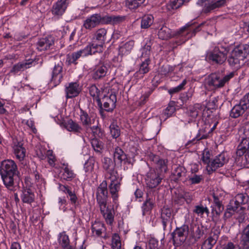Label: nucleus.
Instances as JSON below:
<instances>
[{
	"label": "nucleus",
	"instance_id": "38",
	"mask_svg": "<svg viewBox=\"0 0 249 249\" xmlns=\"http://www.w3.org/2000/svg\"><path fill=\"white\" fill-rule=\"evenodd\" d=\"M203 107L201 104H196L193 106L189 107L186 112L188 116L195 119L197 117L199 113L202 111Z\"/></svg>",
	"mask_w": 249,
	"mask_h": 249
},
{
	"label": "nucleus",
	"instance_id": "10",
	"mask_svg": "<svg viewBox=\"0 0 249 249\" xmlns=\"http://www.w3.org/2000/svg\"><path fill=\"white\" fill-rule=\"evenodd\" d=\"M100 23L103 24V17L100 14H95L88 17L84 21L83 27L87 30L91 31Z\"/></svg>",
	"mask_w": 249,
	"mask_h": 249
},
{
	"label": "nucleus",
	"instance_id": "53",
	"mask_svg": "<svg viewBox=\"0 0 249 249\" xmlns=\"http://www.w3.org/2000/svg\"><path fill=\"white\" fill-rule=\"evenodd\" d=\"M235 204L240 205L245 204L249 201V196L246 194H238L235 197Z\"/></svg>",
	"mask_w": 249,
	"mask_h": 249
},
{
	"label": "nucleus",
	"instance_id": "48",
	"mask_svg": "<svg viewBox=\"0 0 249 249\" xmlns=\"http://www.w3.org/2000/svg\"><path fill=\"white\" fill-rule=\"evenodd\" d=\"M193 237L196 241H197L204 234V231L202 227L195 225L193 227Z\"/></svg>",
	"mask_w": 249,
	"mask_h": 249
},
{
	"label": "nucleus",
	"instance_id": "59",
	"mask_svg": "<svg viewBox=\"0 0 249 249\" xmlns=\"http://www.w3.org/2000/svg\"><path fill=\"white\" fill-rule=\"evenodd\" d=\"M110 133L111 136L114 138H117L120 135V130L119 127L114 123H112L109 126Z\"/></svg>",
	"mask_w": 249,
	"mask_h": 249
},
{
	"label": "nucleus",
	"instance_id": "3",
	"mask_svg": "<svg viewBox=\"0 0 249 249\" xmlns=\"http://www.w3.org/2000/svg\"><path fill=\"white\" fill-rule=\"evenodd\" d=\"M249 57V45L243 44L236 47L228 58L229 65L234 68L240 67L241 61Z\"/></svg>",
	"mask_w": 249,
	"mask_h": 249
},
{
	"label": "nucleus",
	"instance_id": "18",
	"mask_svg": "<svg viewBox=\"0 0 249 249\" xmlns=\"http://www.w3.org/2000/svg\"><path fill=\"white\" fill-rule=\"evenodd\" d=\"M117 101L115 94H111L109 96H104L101 100L102 107L107 112H112L116 107Z\"/></svg>",
	"mask_w": 249,
	"mask_h": 249
},
{
	"label": "nucleus",
	"instance_id": "64",
	"mask_svg": "<svg viewBox=\"0 0 249 249\" xmlns=\"http://www.w3.org/2000/svg\"><path fill=\"white\" fill-rule=\"evenodd\" d=\"M239 249H249V238L240 237Z\"/></svg>",
	"mask_w": 249,
	"mask_h": 249
},
{
	"label": "nucleus",
	"instance_id": "58",
	"mask_svg": "<svg viewBox=\"0 0 249 249\" xmlns=\"http://www.w3.org/2000/svg\"><path fill=\"white\" fill-rule=\"evenodd\" d=\"M112 249H121V243L120 238L118 234L114 233L112 237Z\"/></svg>",
	"mask_w": 249,
	"mask_h": 249
},
{
	"label": "nucleus",
	"instance_id": "28",
	"mask_svg": "<svg viewBox=\"0 0 249 249\" xmlns=\"http://www.w3.org/2000/svg\"><path fill=\"white\" fill-rule=\"evenodd\" d=\"M172 210L167 207H163L160 210V219L163 226V230H165L167 225L171 223L172 219L171 218Z\"/></svg>",
	"mask_w": 249,
	"mask_h": 249
},
{
	"label": "nucleus",
	"instance_id": "21",
	"mask_svg": "<svg viewBox=\"0 0 249 249\" xmlns=\"http://www.w3.org/2000/svg\"><path fill=\"white\" fill-rule=\"evenodd\" d=\"M201 2H207L206 3L204 7V11L205 13H209L225 5L226 0H218L215 1V0H200Z\"/></svg>",
	"mask_w": 249,
	"mask_h": 249
},
{
	"label": "nucleus",
	"instance_id": "47",
	"mask_svg": "<svg viewBox=\"0 0 249 249\" xmlns=\"http://www.w3.org/2000/svg\"><path fill=\"white\" fill-rule=\"evenodd\" d=\"M158 36L160 39L166 40L171 36V30L166 26H163L159 31Z\"/></svg>",
	"mask_w": 249,
	"mask_h": 249
},
{
	"label": "nucleus",
	"instance_id": "26",
	"mask_svg": "<svg viewBox=\"0 0 249 249\" xmlns=\"http://www.w3.org/2000/svg\"><path fill=\"white\" fill-rule=\"evenodd\" d=\"M126 18L125 16L106 15L103 16V24L117 25L124 22Z\"/></svg>",
	"mask_w": 249,
	"mask_h": 249
},
{
	"label": "nucleus",
	"instance_id": "8",
	"mask_svg": "<svg viewBox=\"0 0 249 249\" xmlns=\"http://www.w3.org/2000/svg\"><path fill=\"white\" fill-rule=\"evenodd\" d=\"M228 161V159L225 153H221L216 156L212 160L210 165L207 166V170L209 174H212L217 168L222 167Z\"/></svg>",
	"mask_w": 249,
	"mask_h": 249
},
{
	"label": "nucleus",
	"instance_id": "42",
	"mask_svg": "<svg viewBox=\"0 0 249 249\" xmlns=\"http://www.w3.org/2000/svg\"><path fill=\"white\" fill-rule=\"evenodd\" d=\"M154 17L152 15H146L143 16L141 20V27L142 29H147L153 24Z\"/></svg>",
	"mask_w": 249,
	"mask_h": 249
},
{
	"label": "nucleus",
	"instance_id": "52",
	"mask_svg": "<svg viewBox=\"0 0 249 249\" xmlns=\"http://www.w3.org/2000/svg\"><path fill=\"white\" fill-rule=\"evenodd\" d=\"M90 143L95 151L99 153L102 152L104 144L101 141L97 138H93L91 140Z\"/></svg>",
	"mask_w": 249,
	"mask_h": 249
},
{
	"label": "nucleus",
	"instance_id": "30",
	"mask_svg": "<svg viewBox=\"0 0 249 249\" xmlns=\"http://www.w3.org/2000/svg\"><path fill=\"white\" fill-rule=\"evenodd\" d=\"M150 62L151 60L149 58L142 60L140 66L139 70L134 74L135 77L138 79L143 78V75L148 73L150 71L149 65Z\"/></svg>",
	"mask_w": 249,
	"mask_h": 249
},
{
	"label": "nucleus",
	"instance_id": "29",
	"mask_svg": "<svg viewBox=\"0 0 249 249\" xmlns=\"http://www.w3.org/2000/svg\"><path fill=\"white\" fill-rule=\"evenodd\" d=\"M54 44V38L51 36L40 39L36 43V48L39 51L47 50Z\"/></svg>",
	"mask_w": 249,
	"mask_h": 249
},
{
	"label": "nucleus",
	"instance_id": "45",
	"mask_svg": "<svg viewBox=\"0 0 249 249\" xmlns=\"http://www.w3.org/2000/svg\"><path fill=\"white\" fill-rule=\"evenodd\" d=\"M89 92L90 95L92 96L93 98H95L98 106L100 107H102V103L101 100L99 98L100 94V91L97 88V87L95 85H91L89 89Z\"/></svg>",
	"mask_w": 249,
	"mask_h": 249
},
{
	"label": "nucleus",
	"instance_id": "55",
	"mask_svg": "<svg viewBox=\"0 0 249 249\" xmlns=\"http://www.w3.org/2000/svg\"><path fill=\"white\" fill-rule=\"evenodd\" d=\"M204 178L202 175L194 174L193 172L189 176V181L192 184H196L200 183L203 180Z\"/></svg>",
	"mask_w": 249,
	"mask_h": 249
},
{
	"label": "nucleus",
	"instance_id": "37",
	"mask_svg": "<svg viewBox=\"0 0 249 249\" xmlns=\"http://www.w3.org/2000/svg\"><path fill=\"white\" fill-rule=\"evenodd\" d=\"M107 71V68L104 65L97 66L92 75L93 79H100L105 76Z\"/></svg>",
	"mask_w": 249,
	"mask_h": 249
},
{
	"label": "nucleus",
	"instance_id": "49",
	"mask_svg": "<svg viewBox=\"0 0 249 249\" xmlns=\"http://www.w3.org/2000/svg\"><path fill=\"white\" fill-rule=\"evenodd\" d=\"M145 0H126L125 5L129 9H136L140 6Z\"/></svg>",
	"mask_w": 249,
	"mask_h": 249
},
{
	"label": "nucleus",
	"instance_id": "35",
	"mask_svg": "<svg viewBox=\"0 0 249 249\" xmlns=\"http://www.w3.org/2000/svg\"><path fill=\"white\" fill-rule=\"evenodd\" d=\"M154 206L153 199L147 195L145 200L142 204V215L149 214Z\"/></svg>",
	"mask_w": 249,
	"mask_h": 249
},
{
	"label": "nucleus",
	"instance_id": "60",
	"mask_svg": "<svg viewBox=\"0 0 249 249\" xmlns=\"http://www.w3.org/2000/svg\"><path fill=\"white\" fill-rule=\"evenodd\" d=\"M193 212L200 216L203 215L204 213H206L207 215H208L209 213V211L207 207H204L202 205L196 206Z\"/></svg>",
	"mask_w": 249,
	"mask_h": 249
},
{
	"label": "nucleus",
	"instance_id": "19",
	"mask_svg": "<svg viewBox=\"0 0 249 249\" xmlns=\"http://www.w3.org/2000/svg\"><path fill=\"white\" fill-rule=\"evenodd\" d=\"M80 121L82 126L88 129L94 123L95 117L93 114H89L86 111L80 109Z\"/></svg>",
	"mask_w": 249,
	"mask_h": 249
},
{
	"label": "nucleus",
	"instance_id": "46",
	"mask_svg": "<svg viewBox=\"0 0 249 249\" xmlns=\"http://www.w3.org/2000/svg\"><path fill=\"white\" fill-rule=\"evenodd\" d=\"M107 35V29L105 28H101L95 32L94 37L96 40L104 43L106 40Z\"/></svg>",
	"mask_w": 249,
	"mask_h": 249
},
{
	"label": "nucleus",
	"instance_id": "54",
	"mask_svg": "<svg viewBox=\"0 0 249 249\" xmlns=\"http://www.w3.org/2000/svg\"><path fill=\"white\" fill-rule=\"evenodd\" d=\"M176 102L174 101H171L168 107L164 110L163 113L166 115L167 117L171 116L176 111L175 107Z\"/></svg>",
	"mask_w": 249,
	"mask_h": 249
},
{
	"label": "nucleus",
	"instance_id": "2",
	"mask_svg": "<svg viewBox=\"0 0 249 249\" xmlns=\"http://www.w3.org/2000/svg\"><path fill=\"white\" fill-rule=\"evenodd\" d=\"M235 75V72H231L221 76L219 73H212L205 78L204 88L210 91H214L223 88Z\"/></svg>",
	"mask_w": 249,
	"mask_h": 249
},
{
	"label": "nucleus",
	"instance_id": "14",
	"mask_svg": "<svg viewBox=\"0 0 249 249\" xmlns=\"http://www.w3.org/2000/svg\"><path fill=\"white\" fill-rule=\"evenodd\" d=\"M107 183L106 180H104L97 189L96 197L98 204L107 202Z\"/></svg>",
	"mask_w": 249,
	"mask_h": 249
},
{
	"label": "nucleus",
	"instance_id": "11",
	"mask_svg": "<svg viewBox=\"0 0 249 249\" xmlns=\"http://www.w3.org/2000/svg\"><path fill=\"white\" fill-rule=\"evenodd\" d=\"M107 179L110 180L108 185L109 191L111 194L113 202L115 203L118 200L119 194L118 192L120 189V180L119 176L113 177H107Z\"/></svg>",
	"mask_w": 249,
	"mask_h": 249
},
{
	"label": "nucleus",
	"instance_id": "61",
	"mask_svg": "<svg viewBox=\"0 0 249 249\" xmlns=\"http://www.w3.org/2000/svg\"><path fill=\"white\" fill-rule=\"evenodd\" d=\"M188 1L189 0H174L170 2L168 6L172 9H177Z\"/></svg>",
	"mask_w": 249,
	"mask_h": 249
},
{
	"label": "nucleus",
	"instance_id": "4",
	"mask_svg": "<svg viewBox=\"0 0 249 249\" xmlns=\"http://www.w3.org/2000/svg\"><path fill=\"white\" fill-rule=\"evenodd\" d=\"M227 59V51L222 47H215L206 53V59L213 64L222 65Z\"/></svg>",
	"mask_w": 249,
	"mask_h": 249
},
{
	"label": "nucleus",
	"instance_id": "13",
	"mask_svg": "<svg viewBox=\"0 0 249 249\" xmlns=\"http://www.w3.org/2000/svg\"><path fill=\"white\" fill-rule=\"evenodd\" d=\"M101 213L104 217L106 222L111 225L114 221V210L113 207H109L107 206V202H103L98 204Z\"/></svg>",
	"mask_w": 249,
	"mask_h": 249
},
{
	"label": "nucleus",
	"instance_id": "12",
	"mask_svg": "<svg viewBox=\"0 0 249 249\" xmlns=\"http://www.w3.org/2000/svg\"><path fill=\"white\" fill-rule=\"evenodd\" d=\"M101 213L104 217L106 222L111 225L114 221V210L113 207H109L107 206V202H103L98 204Z\"/></svg>",
	"mask_w": 249,
	"mask_h": 249
},
{
	"label": "nucleus",
	"instance_id": "41",
	"mask_svg": "<svg viewBox=\"0 0 249 249\" xmlns=\"http://www.w3.org/2000/svg\"><path fill=\"white\" fill-rule=\"evenodd\" d=\"M91 230L93 234L95 233L96 235L99 236L106 231V229L104 224L100 221H95L92 225Z\"/></svg>",
	"mask_w": 249,
	"mask_h": 249
},
{
	"label": "nucleus",
	"instance_id": "57",
	"mask_svg": "<svg viewBox=\"0 0 249 249\" xmlns=\"http://www.w3.org/2000/svg\"><path fill=\"white\" fill-rule=\"evenodd\" d=\"M151 51V43H146L145 45L142 49L141 58L147 59L149 58Z\"/></svg>",
	"mask_w": 249,
	"mask_h": 249
},
{
	"label": "nucleus",
	"instance_id": "17",
	"mask_svg": "<svg viewBox=\"0 0 249 249\" xmlns=\"http://www.w3.org/2000/svg\"><path fill=\"white\" fill-rule=\"evenodd\" d=\"M63 64L61 62L55 64L53 68L51 83L54 86L59 85L63 78Z\"/></svg>",
	"mask_w": 249,
	"mask_h": 249
},
{
	"label": "nucleus",
	"instance_id": "16",
	"mask_svg": "<svg viewBox=\"0 0 249 249\" xmlns=\"http://www.w3.org/2000/svg\"><path fill=\"white\" fill-rule=\"evenodd\" d=\"M116 164L110 158L105 157L103 161V168L107 172V177H113L119 176L115 170Z\"/></svg>",
	"mask_w": 249,
	"mask_h": 249
},
{
	"label": "nucleus",
	"instance_id": "34",
	"mask_svg": "<svg viewBox=\"0 0 249 249\" xmlns=\"http://www.w3.org/2000/svg\"><path fill=\"white\" fill-rule=\"evenodd\" d=\"M21 198L23 203L30 204L35 200V195L30 189H24L22 190Z\"/></svg>",
	"mask_w": 249,
	"mask_h": 249
},
{
	"label": "nucleus",
	"instance_id": "32",
	"mask_svg": "<svg viewBox=\"0 0 249 249\" xmlns=\"http://www.w3.org/2000/svg\"><path fill=\"white\" fill-rule=\"evenodd\" d=\"M134 46V41L129 40L128 42L120 46L119 48V55L122 57L123 55H128L132 50Z\"/></svg>",
	"mask_w": 249,
	"mask_h": 249
},
{
	"label": "nucleus",
	"instance_id": "24",
	"mask_svg": "<svg viewBox=\"0 0 249 249\" xmlns=\"http://www.w3.org/2000/svg\"><path fill=\"white\" fill-rule=\"evenodd\" d=\"M81 91L79 85L77 82H71L65 87L66 97L67 99L72 98L78 96Z\"/></svg>",
	"mask_w": 249,
	"mask_h": 249
},
{
	"label": "nucleus",
	"instance_id": "9",
	"mask_svg": "<svg viewBox=\"0 0 249 249\" xmlns=\"http://www.w3.org/2000/svg\"><path fill=\"white\" fill-rule=\"evenodd\" d=\"M149 158L150 160L155 164L156 171L163 175L168 171V160L167 159L161 158L152 153L149 155Z\"/></svg>",
	"mask_w": 249,
	"mask_h": 249
},
{
	"label": "nucleus",
	"instance_id": "20",
	"mask_svg": "<svg viewBox=\"0 0 249 249\" xmlns=\"http://www.w3.org/2000/svg\"><path fill=\"white\" fill-rule=\"evenodd\" d=\"M194 23H187L184 27H182L178 31L176 34L178 35L184 36L186 35L188 36L187 39L195 36L196 34L200 31L199 28L201 24L198 25L194 29H192L191 26Z\"/></svg>",
	"mask_w": 249,
	"mask_h": 249
},
{
	"label": "nucleus",
	"instance_id": "5",
	"mask_svg": "<svg viewBox=\"0 0 249 249\" xmlns=\"http://www.w3.org/2000/svg\"><path fill=\"white\" fill-rule=\"evenodd\" d=\"M249 108V92L240 100L231 109L230 116L232 118H237L242 116Z\"/></svg>",
	"mask_w": 249,
	"mask_h": 249
},
{
	"label": "nucleus",
	"instance_id": "36",
	"mask_svg": "<svg viewBox=\"0 0 249 249\" xmlns=\"http://www.w3.org/2000/svg\"><path fill=\"white\" fill-rule=\"evenodd\" d=\"M239 206L237 204H235L234 200H231L228 205L226 210L224 213V218L226 219L230 218L235 212H237V209Z\"/></svg>",
	"mask_w": 249,
	"mask_h": 249
},
{
	"label": "nucleus",
	"instance_id": "39",
	"mask_svg": "<svg viewBox=\"0 0 249 249\" xmlns=\"http://www.w3.org/2000/svg\"><path fill=\"white\" fill-rule=\"evenodd\" d=\"M60 189L65 193L68 195V197L70 198L72 204L75 205L77 201V197L74 191H72L70 187L68 186L61 185Z\"/></svg>",
	"mask_w": 249,
	"mask_h": 249
},
{
	"label": "nucleus",
	"instance_id": "50",
	"mask_svg": "<svg viewBox=\"0 0 249 249\" xmlns=\"http://www.w3.org/2000/svg\"><path fill=\"white\" fill-rule=\"evenodd\" d=\"M66 166L64 168V172L62 174V178L66 180H71L72 179L74 178L76 175L73 173V171L69 169L68 167V164L65 165Z\"/></svg>",
	"mask_w": 249,
	"mask_h": 249
},
{
	"label": "nucleus",
	"instance_id": "43",
	"mask_svg": "<svg viewBox=\"0 0 249 249\" xmlns=\"http://www.w3.org/2000/svg\"><path fill=\"white\" fill-rule=\"evenodd\" d=\"M13 148L17 158L20 161L22 160L25 157V149L19 143L15 145Z\"/></svg>",
	"mask_w": 249,
	"mask_h": 249
},
{
	"label": "nucleus",
	"instance_id": "1",
	"mask_svg": "<svg viewBox=\"0 0 249 249\" xmlns=\"http://www.w3.org/2000/svg\"><path fill=\"white\" fill-rule=\"evenodd\" d=\"M19 174L16 162L11 160L1 161L0 165V174L3 183L10 191L15 190V178Z\"/></svg>",
	"mask_w": 249,
	"mask_h": 249
},
{
	"label": "nucleus",
	"instance_id": "6",
	"mask_svg": "<svg viewBox=\"0 0 249 249\" xmlns=\"http://www.w3.org/2000/svg\"><path fill=\"white\" fill-rule=\"evenodd\" d=\"M189 230V227L187 225L177 228L171 234L174 244L177 246L182 244L187 238Z\"/></svg>",
	"mask_w": 249,
	"mask_h": 249
},
{
	"label": "nucleus",
	"instance_id": "7",
	"mask_svg": "<svg viewBox=\"0 0 249 249\" xmlns=\"http://www.w3.org/2000/svg\"><path fill=\"white\" fill-rule=\"evenodd\" d=\"M164 176L154 169H150L145 176L146 184L149 188H154L158 186L163 179Z\"/></svg>",
	"mask_w": 249,
	"mask_h": 249
},
{
	"label": "nucleus",
	"instance_id": "44",
	"mask_svg": "<svg viewBox=\"0 0 249 249\" xmlns=\"http://www.w3.org/2000/svg\"><path fill=\"white\" fill-rule=\"evenodd\" d=\"M32 62L18 63L15 65L10 71L11 73L16 74L20 71H23L30 67Z\"/></svg>",
	"mask_w": 249,
	"mask_h": 249
},
{
	"label": "nucleus",
	"instance_id": "27",
	"mask_svg": "<svg viewBox=\"0 0 249 249\" xmlns=\"http://www.w3.org/2000/svg\"><path fill=\"white\" fill-rule=\"evenodd\" d=\"M248 152H249V142L247 138H243L236 151V155L239 157L244 156L247 162L249 163V160L246 158ZM242 159L243 157L242 158Z\"/></svg>",
	"mask_w": 249,
	"mask_h": 249
},
{
	"label": "nucleus",
	"instance_id": "62",
	"mask_svg": "<svg viewBox=\"0 0 249 249\" xmlns=\"http://www.w3.org/2000/svg\"><path fill=\"white\" fill-rule=\"evenodd\" d=\"M211 154L209 150L205 149L202 153L201 160L204 164L207 166L210 165L212 160H211Z\"/></svg>",
	"mask_w": 249,
	"mask_h": 249
},
{
	"label": "nucleus",
	"instance_id": "33",
	"mask_svg": "<svg viewBox=\"0 0 249 249\" xmlns=\"http://www.w3.org/2000/svg\"><path fill=\"white\" fill-rule=\"evenodd\" d=\"M58 241L63 249H72L70 245L69 236L66 234L65 231L59 234Z\"/></svg>",
	"mask_w": 249,
	"mask_h": 249
},
{
	"label": "nucleus",
	"instance_id": "40",
	"mask_svg": "<svg viewBox=\"0 0 249 249\" xmlns=\"http://www.w3.org/2000/svg\"><path fill=\"white\" fill-rule=\"evenodd\" d=\"M218 239V235L214 234L210 236L202 244L201 249H212Z\"/></svg>",
	"mask_w": 249,
	"mask_h": 249
},
{
	"label": "nucleus",
	"instance_id": "31",
	"mask_svg": "<svg viewBox=\"0 0 249 249\" xmlns=\"http://www.w3.org/2000/svg\"><path fill=\"white\" fill-rule=\"evenodd\" d=\"M114 161L115 162L118 161L120 163L124 162V164H130V159L127 158L126 155L124 153L122 149L117 147L114 152Z\"/></svg>",
	"mask_w": 249,
	"mask_h": 249
},
{
	"label": "nucleus",
	"instance_id": "23",
	"mask_svg": "<svg viewBox=\"0 0 249 249\" xmlns=\"http://www.w3.org/2000/svg\"><path fill=\"white\" fill-rule=\"evenodd\" d=\"M186 169L182 166L178 165L173 167L172 171V177L175 182L182 180L186 177Z\"/></svg>",
	"mask_w": 249,
	"mask_h": 249
},
{
	"label": "nucleus",
	"instance_id": "63",
	"mask_svg": "<svg viewBox=\"0 0 249 249\" xmlns=\"http://www.w3.org/2000/svg\"><path fill=\"white\" fill-rule=\"evenodd\" d=\"M187 83V81L184 79L182 81V83L178 86L170 89L168 90V93L172 95L175 93L178 92L184 89L185 85Z\"/></svg>",
	"mask_w": 249,
	"mask_h": 249
},
{
	"label": "nucleus",
	"instance_id": "56",
	"mask_svg": "<svg viewBox=\"0 0 249 249\" xmlns=\"http://www.w3.org/2000/svg\"><path fill=\"white\" fill-rule=\"evenodd\" d=\"M88 48L90 50L89 54H94L96 52H102L103 46L97 45L95 43L89 44L87 45L84 49Z\"/></svg>",
	"mask_w": 249,
	"mask_h": 249
},
{
	"label": "nucleus",
	"instance_id": "22",
	"mask_svg": "<svg viewBox=\"0 0 249 249\" xmlns=\"http://www.w3.org/2000/svg\"><path fill=\"white\" fill-rule=\"evenodd\" d=\"M88 49H89L87 48V49H83L77 52L72 53L71 54H68L67 55L66 61L69 65H71V64H77V62L76 61L80 57L86 56L88 55H89L90 50Z\"/></svg>",
	"mask_w": 249,
	"mask_h": 249
},
{
	"label": "nucleus",
	"instance_id": "15",
	"mask_svg": "<svg viewBox=\"0 0 249 249\" xmlns=\"http://www.w3.org/2000/svg\"><path fill=\"white\" fill-rule=\"evenodd\" d=\"M69 2V0H58L52 6V14L58 17L61 16L67 8Z\"/></svg>",
	"mask_w": 249,
	"mask_h": 249
},
{
	"label": "nucleus",
	"instance_id": "25",
	"mask_svg": "<svg viewBox=\"0 0 249 249\" xmlns=\"http://www.w3.org/2000/svg\"><path fill=\"white\" fill-rule=\"evenodd\" d=\"M61 125L65 127L68 131L74 133H81L83 130L82 127L72 119L64 121L61 123Z\"/></svg>",
	"mask_w": 249,
	"mask_h": 249
},
{
	"label": "nucleus",
	"instance_id": "51",
	"mask_svg": "<svg viewBox=\"0 0 249 249\" xmlns=\"http://www.w3.org/2000/svg\"><path fill=\"white\" fill-rule=\"evenodd\" d=\"M209 136L208 134H204L202 131H199L196 137L192 140L189 141L186 144V146H190L191 145L194 144L200 140L206 139Z\"/></svg>",
	"mask_w": 249,
	"mask_h": 249
}]
</instances>
